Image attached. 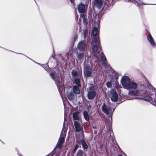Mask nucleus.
Masks as SVG:
<instances>
[{"label": "nucleus", "mask_w": 156, "mask_h": 156, "mask_svg": "<svg viewBox=\"0 0 156 156\" xmlns=\"http://www.w3.org/2000/svg\"><path fill=\"white\" fill-rule=\"evenodd\" d=\"M121 83L123 87L127 90H130L129 92V94L130 95H140L142 96L144 93H143L146 88L143 85L139 86L138 83L135 82L131 80L129 77L127 76L122 77Z\"/></svg>", "instance_id": "1"}, {"label": "nucleus", "mask_w": 156, "mask_h": 156, "mask_svg": "<svg viewBox=\"0 0 156 156\" xmlns=\"http://www.w3.org/2000/svg\"><path fill=\"white\" fill-rule=\"evenodd\" d=\"M144 93V94L142 95L141 98L146 101H150L151 100L156 98V89L150 86L146 87L144 91H143Z\"/></svg>", "instance_id": "2"}, {"label": "nucleus", "mask_w": 156, "mask_h": 156, "mask_svg": "<svg viewBox=\"0 0 156 156\" xmlns=\"http://www.w3.org/2000/svg\"><path fill=\"white\" fill-rule=\"evenodd\" d=\"M99 41H97V38L95 39V41H92L91 43L92 46V50L96 53L98 52V47L99 46Z\"/></svg>", "instance_id": "3"}, {"label": "nucleus", "mask_w": 156, "mask_h": 156, "mask_svg": "<svg viewBox=\"0 0 156 156\" xmlns=\"http://www.w3.org/2000/svg\"><path fill=\"white\" fill-rule=\"evenodd\" d=\"M87 45L85 41L80 42L77 45V48L80 51H84L87 48Z\"/></svg>", "instance_id": "4"}, {"label": "nucleus", "mask_w": 156, "mask_h": 156, "mask_svg": "<svg viewBox=\"0 0 156 156\" xmlns=\"http://www.w3.org/2000/svg\"><path fill=\"white\" fill-rule=\"evenodd\" d=\"M111 95V99L112 101L116 102L118 99V94L114 89H112L110 91Z\"/></svg>", "instance_id": "5"}, {"label": "nucleus", "mask_w": 156, "mask_h": 156, "mask_svg": "<svg viewBox=\"0 0 156 156\" xmlns=\"http://www.w3.org/2000/svg\"><path fill=\"white\" fill-rule=\"evenodd\" d=\"M102 110L103 112L106 114H108L111 111V108L108 105H106L104 103L102 106Z\"/></svg>", "instance_id": "6"}, {"label": "nucleus", "mask_w": 156, "mask_h": 156, "mask_svg": "<svg viewBox=\"0 0 156 156\" xmlns=\"http://www.w3.org/2000/svg\"><path fill=\"white\" fill-rule=\"evenodd\" d=\"M92 72V69L90 66H87L84 69V75L86 76H90Z\"/></svg>", "instance_id": "7"}, {"label": "nucleus", "mask_w": 156, "mask_h": 156, "mask_svg": "<svg viewBox=\"0 0 156 156\" xmlns=\"http://www.w3.org/2000/svg\"><path fill=\"white\" fill-rule=\"evenodd\" d=\"M78 9L80 13H84L86 11L84 5L82 3H80L78 5Z\"/></svg>", "instance_id": "8"}, {"label": "nucleus", "mask_w": 156, "mask_h": 156, "mask_svg": "<svg viewBox=\"0 0 156 156\" xmlns=\"http://www.w3.org/2000/svg\"><path fill=\"white\" fill-rule=\"evenodd\" d=\"M98 29L97 27L94 28L92 31V35L93 36L92 41H95V39L97 38V41H99L97 36L98 33Z\"/></svg>", "instance_id": "9"}, {"label": "nucleus", "mask_w": 156, "mask_h": 156, "mask_svg": "<svg viewBox=\"0 0 156 156\" xmlns=\"http://www.w3.org/2000/svg\"><path fill=\"white\" fill-rule=\"evenodd\" d=\"M74 126L76 129V131L77 132L80 131L82 129V127L80 126L79 122L76 121H74Z\"/></svg>", "instance_id": "10"}, {"label": "nucleus", "mask_w": 156, "mask_h": 156, "mask_svg": "<svg viewBox=\"0 0 156 156\" xmlns=\"http://www.w3.org/2000/svg\"><path fill=\"white\" fill-rule=\"evenodd\" d=\"M96 94L95 90L89 91L87 94V98L89 99H92L95 97Z\"/></svg>", "instance_id": "11"}, {"label": "nucleus", "mask_w": 156, "mask_h": 156, "mask_svg": "<svg viewBox=\"0 0 156 156\" xmlns=\"http://www.w3.org/2000/svg\"><path fill=\"white\" fill-rule=\"evenodd\" d=\"M147 39L151 44L152 46H156V44L155 43L153 37L151 35L147 36Z\"/></svg>", "instance_id": "12"}, {"label": "nucleus", "mask_w": 156, "mask_h": 156, "mask_svg": "<svg viewBox=\"0 0 156 156\" xmlns=\"http://www.w3.org/2000/svg\"><path fill=\"white\" fill-rule=\"evenodd\" d=\"M64 136L65 135H64V136H62L59 139L58 142L56 146L57 147H58L60 148H61L62 144L64 142L65 137Z\"/></svg>", "instance_id": "13"}, {"label": "nucleus", "mask_w": 156, "mask_h": 156, "mask_svg": "<svg viewBox=\"0 0 156 156\" xmlns=\"http://www.w3.org/2000/svg\"><path fill=\"white\" fill-rule=\"evenodd\" d=\"M94 3L95 6L97 7L98 8L100 9L102 4V0H94Z\"/></svg>", "instance_id": "14"}, {"label": "nucleus", "mask_w": 156, "mask_h": 156, "mask_svg": "<svg viewBox=\"0 0 156 156\" xmlns=\"http://www.w3.org/2000/svg\"><path fill=\"white\" fill-rule=\"evenodd\" d=\"M73 116L74 120H80V118L79 116V113L78 112L73 113Z\"/></svg>", "instance_id": "15"}, {"label": "nucleus", "mask_w": 156, "mask_h": 156, "mask_svg": "<svg viewBox=\"0 0 156 156\" xmlns=\"http://www.w3.org/2000/svg\"><path fill=\"white\" fill-rule=\"evenodd\" d=\"M78 87L75 86L73 88V91L76 94H78L80 93V90Z\"/></svg>", "instance_id": "16"}, {"label": "nucleus", "mask_w": 156, "mask_h": 156, "mask_svg": "<svg viewBox=\"0 0 156 156\" xmlns=\"http://www.w3.org/2000/svg\"><path fill=\"white\" fill-rule=\"evenodd\" d=\"M50 76H51V78H52V79L55 81V83L58 87L59 89V85L60 86H61V85H60V84H59V83L58 82V81H56L55 80V75H54V73H51L50 74Z\"/></svg>", "instance_id": "17"}, {"label": "nucleus", "mask_w": 156, "mask_h": 156, "mask_svg": "<svg viewBox=\"0 0 156 156\" xmlns=\"http://www.w3.org/2000/svg\"><path fill=\"white\" fill-rule=\"evenodd\" d=\"M67 97L69 100L72 101L74 98V94L71 92L68 94Z\"/></svg>", "instance_id": "18"}, {"label": "nucleus", "mask_w": 156, "mask_h": 156, "mask_svg": "<svg viewBox=\"0 0 156 156\" xmlns=\"http://www.w3.org/2000/svg\"><path fill=\"white\" fill-rule=\"evenodd\" d=\"M83 153L81 149L78 150L76 153V156H83Z\"/></svg>", "instance_id": "19"}, {"label": "nucleus", "mask_w": 156, "mask_h": 156, "mask_svg": "<svg viewBox=\"0 0 156 156\" xmlns=\"http://www.w3.org/2000/svg\"><path fill=\"white\" fill-rule=\"evenodd\" d=\"M83 36L84 38L88 37V36L89 34L88 33V31L87 30L85 29L83 31Z\"/></svg>", "instance_id": "20"}, {"label": "nucleus", "mask_w": 156, "mask_h": 156, "mask_svg": "<svg viewBox=\"0 0 156 156\" xmlns=\"http://www.w3.org/2000/svg\"><path fill=\"white\" fill-rule=\"evenodd\" d=\"M81 143L83 148L85 149H87V146L85 141L84 140H82L81 141Z\"/></svg>", "instance_id": "21"}, {"label": "nucleus", "mask_w": 156, "mask_h": 156, "mask_svg": "<svg viewBox=\"0 0 156 156\" xmlns=\"http://www.w3.org/2000/svg\"><path fill=\"white\" fill-rule=\"evenodd\" d=\"M83 116L85 119L87 120L88 121L89 120V117L88 113L86 111H84L83 112Z\"/></svg>", "instance_id": "22"}, {"label": "nucleus", "mask_w": 156, "mask_h": 156, "mask_svg": "<svg viewBox=\"0 0 156 156\" xmlns=\"http://www.w3.org/2000/svg\"><path fill=\"white\" fill-rule=\"evenodd\" d=\"M74 82L75 84H76L78 87H80L81 86V85L80 83V80L78 78H75L74 80Z\"/></svg>", "instance_id": "23"}, {"label": "nucleus", "mask_w": 156, "mask_h": 156, "mask_svg": "<svg viewBox=\"0 0 156 156\" xmlns=\"http://www.w3.org/2000/svg\"><path fill=\"white\" fill-rule=\"evenodd\" d=\"M100 55L101 57V60L102 62L105 61L106 60V57L105 55H104L103 52H102L101 53Z\"/></svg>", "instance_id": "24"}, {"label": "nucleus", "mask_w": 156, "mask_h": 156, "mask_svg": "<svg viewBox=\"0 0 156 156\" xmlns=\"http://www.w3.org/2000/svg\"><path fill=\"white\" fill-rule=\"evenodd\" d=\"M83 53H79L77 54V58L79 59H81L83 58Z\"/></svg>", "instance_id": "25"}, {"label": "nucleus", "mask_w": 156, "mask_h": 156, "mask_svg": "<svg viewBox=\"0 0 156 156\" xmlns=\"http://www.w3.org/2000/svg\"><path fill=\"white\" fill-rule=\"evenodd\" d=\"M102 65L105 67L108 68L109 67V65L106 61L102 62Z\"/></svg>", "instance_id": "26"}, {"label": "nucleus", "mask_w": 156, "mask_h": 156, "mask_svg": "<svg viewBox=\"0 0 156 156\" xmlns=\"http://www.w3.org/2000/svg\"><path fill=\"white\" fill-rule=\"evenodd\" d=\"M106 86L108 88H111L112 87V83L111 81H108L106 83Z\"/></svg>", "instance_id": "27"}, {"label": "nucleus", "mask_w": 156, "mask_h": 156, "mask_svg": "<svg viewBox=\"0 0 156 156\" xmlns=\"http://www.w3.org/2000/svg\"><path fill=\"white\" fill-rule=\"evenodd\" d=\"M80 16L81 17H82L83 18L84 23L85 24H86L87 23V20L84 17V16L83 15H80Z\"/></svg>", "instance_id": "28"}, {"label": "nucleus", "mask_w": 156, "mask_h": 156, "mask_svg": "<svg viewBox=\"0 0 156 156\" xmlns=\"http://www.w3.org/2000/svg\"><path fill=\"white\" fill-rule=\"evenodd\" d=\"M72 75L73 76H76L77 75V73L75 70H73L72 72Z\"/></svg>", "instance_id": "29"}, {"label": "nucleus", "mask_w": 156, "mask_h": 156, "mask_svg": "<svg viewBox=\"0 0 156 156\" xmlns=\"http://www.w3.org/2000/svg\"><path fill=\"white\" fill-rule=\"evenodd\" d=\"M78 147V144H76L74 148L73 149V153H74L75 152L76 150H77V149Z\"/></svg>", "instance_id": "30"}, {"label": "nucleus", "mask_w": 156, "mask_h": 156, "mask_svg": "<svg viewBox=\"0 0 156 156\" xmlns=\"http://www.w3.org/2000/svg\"><path fill=\"white\" fill-rule=\"evenodd\" d=\"M89 91L95 90L94 89V87L93 86H91L89 87Z\"/></svg>", "instance_id": "31"}, {"label": "nucleus", "mask_w": 156, "mask_h": 156, "mask_svg": "<svg viewBox=\"0 0 156 156\" xmlns=\"http://www.w3.org/2000/svg\"><path fill=\"white\" fill-rule=\"evenodd\" d=\"M73 37L75 41L77 39V34L76 33L74 35Z\"/></svg>", "instance_id": "32"}, {"label": "nucleus", "mask_w": 156, "mask_h": 156, "mask_svg": "<svg viewBox=\"0 0 156 156\" xmlns=\"http://www.w3.org/2000/svg\"><path fill=\"white\" fill-rule=\"evenodd\" d=\"M70 1L72 3H74V0H70Z\"/></svg>", "instance_id": "33"}, {"label": "nucleus", "mask_w": 156, "mask_h": 156, "mask_svg": "<svg viewBox=\"0 0 156 156\" xmlns=\"http://www.w3.org/2000/svg\"><path fill=\"white\" fill-rule=\"evenodd\" d=\"M136 2H137V3H139V0H135Z\"/></svg>", "instance_id": "34"}, {"label": "nucleus", "mask_w": 156, "mask_h": 156, "mask_svg": "<svg viewBox=\"0 0 156 156\" xmlns=\"http://www.w3.org/2000/svg\"><path fill=\"white\" fill-rule=\"evenodd\" d=\"M130 0H126V1H127V2H129L130 1Z\"/></svg>", "instance_id": "35"}, {"label": "nucleus", "mask_w": 156, "mask_h": 156, "mask_svg": "<svg viewBox=\"0 0 156 156\" xmlns=\"http://www.w3.org/2000/svg\"><path fill=\"white\" fill-rule=\"evenodd\" d=\"M76 17L77 18V19L78 16V15L76 16Z\"/></svg>", "instance_id": "36"}, {"label": "nucleus", "mask_w": 156, "mask_h": 156, "mask_svg": "<svg viewBox=\"0 0 156 156\" xmlns=\"http://www.w3.org/2000/svg\"><path fill=\"white\" fill-rule=\"evenodd\" d=\"M118 156H122V155H119Z\"/></svg>", "instance_id": "37"}, {"label": "nucleus", "mask_w": 156, "mask_h": 156, "mask_svg": "<svg viewBox=\"0 0 156 156\" xmlns=\"http://www.w3.org/2000/svg\"><path fill=\"white\" fill-rule=\"evenodd\" d=\"M89 107H90V108H91V106H89Z\"/></svg>", "instance_id": "38"}, {"label": "nucleus", "mask_w": 156, "mask_h": 156, "mask_svg": "<svg viewBox=\"0 0 156 156\" xmlns=\"http://www.w3.org/2000/svg\"><path fill=\"white\" fill-rule=\"evenodd\" d=\"M89 107H90V108H91V106H89Z\"/></svg>", "instance_id": "39"}]
</instances>
